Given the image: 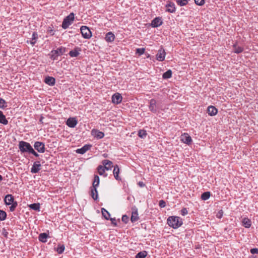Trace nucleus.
Instances as JSON below:
<instances>
[{"label": "nucleus", "instance_id": "obj_1", "mask_svg": "<svg viewBox=\"0 0 258 258\" xmlns=\"http://www.w3.org/2000/svg\"><path fill=\"white\" fill-rule=\"evenodd\" d=\"M167 224L170 227L176 229L181 226L182 221L179 217L170 216L167 219Z\"/></svg>", "mask_w": 258, "mask_h": 258}, {"label": "nucleus", "instance_id": "obj_2", "mask_svg": "<svg viewBox=\"0 0 258 258\" xmlns=\"http://www.w3.org/2000/svg\"><path fill=\"white\" fill-rule=\"evenodd\" d=\"M19 148L22 153L27 152L29 153L33 148L30 143L23 141L19 142Z\"/></svg>", "mask_w": 258, "mask_h": 258}, {"label": "nucleus", "instance_id": "obj_3", "mask_svg": "<svg viewBox=\"0 0 258 258\" xmlns=\"http://www.w3.org/2000/svg\"><path fill=\"white\" fill-rule=\"evenodd\" d=\"M74 20V14L71 13L69 15L66 17L63 20L62 27L64 29H67L71 25Z\"/></svg>", "mask_w": 258, "mask_h": 258}, {"label": "nucleus", "instance_id": "obj_4", "mask_svg": "<svg viewBox=\"0 0 258 258\" xmlns=\"http://www.w3.org/2000/svg\"><path fill=\"white\" fill-rule=\"evenodd\" d=\"M66 48L60 47L56 50H52L51 53V58L54 60L56 59L58 56L62 55L66 52Z\"/></svg>", "mask_w": 258, "mask_h": 258}, {"label": "nucleus", "instance_id": "obj_5", "mask_svg": "<svg viewBox=\"0 0 258 258\" xmlns=\"http://www.w3.org/2000/svg\"><path fill=\"white\" fill-rule=\"evenodd\" d=\"M81 32L82 36L85 39H89L92 36V33L89 28L87 26H82L81 28Z\"/></svg>", "mask_w": 258, "mask_h": 258}, {"label": "nucleus", "instance_id": "obj_6", "mask_svg": "<svg viewBox=\"0 0 258 258\" xmlns=\"http://www.w3.org/2000/svg\"><path fill=\"white\" fill-rule=\"evenodd\" d=\"M34 147L39 153H44L45 151V145L41 142H35Z\"/></svg>", "mask_w": 258, "mask_h": 258}, {"label": "nucleus", "instance_id": "obj_7", "mask_svg": "<svg viewBox=\"0 0 258 258\" xmlns=\"http://www.w3.org/2000/svg\"><path fill=\"white\" fill-rule=\"evenodd\" d=\"M165 7L166 8V11L168 13H173L176 11V7H175V4L172 2L168 1Z\"/></svg>", "mask_w": 258, "mask_h": 258}, {"label": "nucleus", "instance_id": "obj_8", "mask_svg": "<svg viewBox=\"0 0 258 258\" xmlns=\"http://www.w3.org/2000/svg\"><path fill=\"white\" fill-rule=\"evenodd\" d=\"M180 140L184 143L187 145L190 144L192 142L191 138L188 134L184 133L180 136Z\"/></svg>", "mask_w": 258, "mask_h": 258}, {"label": "nucleus", "instance_id": "obj_9", "mask_svg": "<svg viewBox=\"0 0 258 258\" xmlns=\"http://www.w3.org/2000/svg\"><path fill=\"white\" fill-rule=\"evenodd\" d=\"M132 213L131 220L132 222H135L137 221L139 219L138 213V209L136 207H134L132 208Z\"/></svg>", "mask_w": 258, "mask_h": 258}, {"label": "nucleus", "instance_id": "obj_10", "mask_svg": "<svg viewBox=\"0 0 258 258\" xmlns=\"http://www.w3.org/2000/svg\"><path fill=\"white\" fill-rule=\"evenodd\" d=\"M165 54L166 53L164 49H163L162 48H160L158 51V53L156 54L157 59L160 61H163L165 59Z\"/></svg>", "mask_w": 258, "mask_h": 258}, {"label": "nucleus", "instance_id": "obj_11", "mask_svg": "<svg viewBox=\"0 0 258 258\" xmlns=\"http://www.w3.org/2000/svg\"><path fill=\"white\" fill-rule=\"evenodd\" d=\"M41 164L40 161H35L31 169V172L33 173H37L40 170Z\"/></svg>", "mask_w": 258, "mask_h": 258}, {"label": "nucleus", "instance_id": "obj_12", "mask_svg": "<svg viewBox=\"0 0 258 258\" xmlns=\"http://www.w3.org/2000/svg\"><path fill=\"white\" fill-rule=\"evenodd\" d=\"M122 99V96L119 93H115L112 96V102L118 104L121 102Z\"/></svg>", "mask_w": 258, "mask_h": 258}, {"label": "nucleus", "instance_id": "obj_13", "mask_svg": "<svg viewBox=\"0 0 258 258\" xmlns=\"http://www.w3.org/2000/svg\"><path fill=\"white\" fill-rule=\"evenodd\" d=\"M91 133L94 137L99 139L103 138L104 136V134L102 132H100L96 129L92 130Z\"/></svg>", "mask_w": 258, "mask_h": 258}, {"label": "nucleus", "instance_id": "obj_14", "mask_svg": "<svg viewBox=\"0 0 258 258\" xmlns=\"http://www.w3.org/2000/svg\"><path fill=\"white\" fill-rule=\"evenodd\" d=\"M162 21L161 18H155L151 22V26L153 27H158L162 24Z\"/></svg>", "mask_w": 258, "mask_h": 258}, {"label": "nucleus", "instance_id": "obj_15", "mask_svg": "<svg viewBox=\"0 0 258 258\" xmlns=\"http://www.w3.org/2000/svg\"><path fill=\"white\" fill-rule=\"evenodd\" d=\"M91 147L92 146L91 145H85L81 148L78 149L76 150V152L78 154H83L90 150Z\"/></svg>", "mask_w": 258, "mask_h": 258}, {"label": "nucleus", "instance_id": "obj_16", "mask_svg": "<svg viewBox=\"0 0 258 258\" xmlns=\"http://www.w3.org/2000/svg\"><path fill=\"white\" fill-rule=\"evenodd\" d=\"M102 164L103 166H104L105 169H106V170H111V168L114 167L112 162L108 160H103Z\"/></svg>", "mask_w": 258, "mask_h": 258}, {"label": "nucleus", "instance_id": "obj_17", "mask_svg": "<svg viewBox=\"0 0 258 258\" xmlns=\"http://www.w3.org/2000/svg\"><path fill=\"white\" fill-rule=\"evenodd\" d=\"M149 109L154 113L157 111L156 101L154 99H152L150 101Z\"/></svg>", "mask_w": 258, "mask_h": 258}, {"label": "nucleus", "instance_id": "obj_18", "mask_svg": "<svg viewBox=\"0 0 258 258\" xmlns=\"http://www.w3.org/2000/svg\"><path fill=\"white\" fill-rule=\"evenodd\" d=\"M77 124V120L75 118H69L67 121V124L70 127H75Z\"/></svg>", "mask_w": 258, "mask_h": 258}, {"label": "nucleus", "instance_id": "obj_19", "mask_svg": "<svg viewBox=\"0 0 258 258\" xmlns=\"http://www.w3.org/2000/svg\"><path fill=\"white\" fill-rule=\"evenodd\" d=\"M90 196L94 200H96L98 199L97 187H95V186H92L91 187Z\"/></svg>", "mask_w": 258, "mask_h": 258}, {"label": "nucleus", "instance_id": "obj_20", "mask_svg": "<svg viewBox=\"0 0 258 258\" xmlns=\"http://www.w3.org/2000/svg\"><path fill=\"white\" fill-rule=\"evenodd\" d=\"M207 112L209 115L214 116L217 113L218 110L215 107L211 105L208 107Z\"/></svg>", "mask_w": 258, "mask_h": 258}, {"label": "nucleus", "instance_id": "obj_21", "mask_svg": "<svg viewBox=\"0 0 258 258\" xmlns=\"http://www.w3.org/2000/svg\"><path fill=\"white\" fill-rule=\"evenodd\" d=\"M113 173L115 179L117 180H121V178L119 176V168L117 165L114 166Z\"/></svg>", "mask_w": 258, "mask_h": 258}, {"label": "nucleus", "instance_id": "obj_22", "mask_svg": "<svg viewBox=\"0 0 258 258\" xmlns=\"http://www.w3.org/2000/svg\"><path fill=\"white\" fill-rule=\"evenodd\" d=\"M44 82L50 86H53L55 83V80L53 77L47 76L45 78Z\"/></svg>", "mask_w": 258, "mask_h": 258}, {"label": "nucleus", "instance_id": "obj_23", "mask_svg": "<svg viewBox=\"0 0 258 258\" xmlns=\"http://www.w3.org/2000/svg\"><path fill=\"white\" fill-rule=\"evenodd\" d=\"M14 198L12 195H7L5 198V202L6 205H10L14 201Z\"/></svg>", "mask_w": 258, "mask_h": 258}, {"label": "nucleus", "instance_id": "obj_24", "mask_svg": "<svg viewBox=\"0 0 258 258\" xmlns=\"http://www.w3.org/2000/svg\"><path fill=\"white\" fill-rule=\"evenodd\" d=\"M81 49L79 47H76L74 49L71 50L69 52V55L71 57H77L80 54Z\"/></svg>", "mask_w": 258, "mask_h": 258}, {"label": "nucleus", "instance_id": "obj_25", "mask_svg": "<svg viewBox=\"0 0 258 258\" xmlns=\"http://www.w3.org/2000/svg\"><path fill=\"white\" fill-rule=\"evenodd\" d=\"M115 36L111 32H108L105 36V40L107 42H112L114 40Z\"/></svg>", "mask_w": 258, "mask_h": 258}, {"label": "nucleus", "instance_id": "obj_26", "mask_svg": "<svg viewBox=\"0 0 258 258\" xmlns=\"http://www.w3.org/2000/svg\"><path fill=\"white\" fill-rule=\"evenodd\" d=\"M98 172L100 175H104V177H106L107 176V174L105 173V171L106 169H105V167L103 165H99L97 167Z\"/></svg>", "mask_w": 258, "mask_h": 258}, {"label": "nucleus", "instance_id": "obj_27", "mask_svg": "<svg viewBox=\"0 0 258 258\" xmlns=\"http://www.w3.org/2000/svg\"><path fill=\"white\" fill-rule=\"evenodd\" d=\"M0 123L5 125L8 123V121L2 111H0Z\"/></svg>", "mask_w": 258, "mask_h": 258}, {"label": "nucleus", "instance_id": "obj_28", "mask_svg": "<svg viewBox=\"0 0 258 258\" xmlns=\"http://www.w3.org/2000/svg\"><path fill=\"white\" fill-rule=\"evenodd\" d=\"M48 237V234L46 233H42L39 235V240L42 242H46L47 238Z\"/></svg>", "mask_w": 258, "mask_h": 258}, {"label": "nucleus", "instance_id": "obj_29", "mask_svg": "<svg viewBox=\"0 0 258 258\" xmlns=\"http://www.w3.org/2000/svg\"><path fill=\"white\" fill-rule=\"evenodd\" d=\"M243 225L245 228H249L251 225V221L247 218H244L242 220Z\"/></svg>", "mask_w": 258, "mask_h": 258}, {"label": "nucleus", "instance_id": "obj_30", "mask_svg": "<svg viewBox=\"0 0 258 258\" xmlns=\"http://www.w3.org/2000/svg\"><path fill=\"white\" fill-rule=\"evenodd\" d=\"M29 208L31 209H33L35 211H39L40 208V205L39 203H34L30 204L29 206Z\"/></svg>", "mask_w": 258, "mask_h": 258}, {"label": "nucleus", "instance_id": "obj_31", "mask_svg": "<svg viewBox=\"0 0 258 258\" xmlns=\"http://www.w3.org/2000/svg\"><path fill=\"white\" fill-rule=\"evenodd\" d=\"M99 177L97 175H95L94 177V180L92 183V186H95V187H97L99 186Z\"/></svg>", "mask_w": 258, "mask_h": 258}, {"label": "nucleus", "instance_id": "obj_32", "mask_svg": "<svg viewBox=\"0 0 258 258\" xmlns=\"http://www.w3.org/2000/svg\"><path fill=\"white\" fill-rule=\"evenodd\" d=\"M172 74L171 70H168L163 74L162 77L164 79L170 78L172 76Z\"/></svg>", "mask_w": 258, "mask_h": 258}, {"label": "nucleus", "instance_id": "obj_33", "mask_svg": "<svg viewBox=\"0 0 258 258\" xmlns=\"http://www.w3.org/2000/svg\"><path fill=\"white\" fill-rule=\"evenodd\" d=\"M101 212L102 216L104 217V218L106 220H108L110 216L109 213L104 208H102Z\"/></svg>", "mask_w": 258, "mask_h": 258}, {"label": "nucleus", "instance_id": "obj_34", "mask_svg": "<svg viewBox=\"0 0 258 258\" xmlns=\"http://www.w3.org/2000/svg\"><path fill=\"white\" fill-rule=\"evenodd\" d=\"M147 255V252L145 250L140 251L136 256V258H145Z\"/></svg>", "mask_w": 258, "mask_h": 258}, {"label": "nucleus", "instance_id": "obj_35", "mask_svg": "<svg viewBox=\"0 0 258 258\" xmlns=\"http://www.w3.org/2000/svg\"><path fill=\"white\" fill-rule=\"evenodd\" d=\"M211 193L210 191H206L202 194L201 196V199L203 200H207L209 199L210 197Z\"/></svg>", "mask_w": 258, "mask_h": 258}, {"label": "nucleus", "instance_id": "obj_36", "mask_svg": "<svg viewBox=\"0 0 258 258\" xmlns=\"http://www.w3.org/2000/svg\"><path fill=\"white\" fill-rule=\"evenodd\" d=\"M147 135V132L145 130H141L138 132V136L141 138H145Z\"/></svg>", "mask_w": 258, "mask_h": 258}, {"label": "nucleus", "instance_id": "obj_37", "mask_svg": "<svg viewBox=\"0 0 258 258\" xmlns=\"http://www.w3.org/2000/svg\"><path fill=\"white\" fill-rule=\"evenodd\" d=\"M189 0H176L177 4L180 6H185Z\"/></svg>", "mask_w": 258, "mask_h": 258}, {"label": "nucleus", "instance_id": "obj_38", "mask_svg": "<svg viewBox=\"0 0 258 258\" xmlns=\"http://www.w3.org/2000/svg\"><path fill=\"white\" fill-rule=\"evenodd\" d=\"M37 38V34L36 32H34L32 34V40L30 41V43L32 45H34L36 43V39Z\"/></svg>", "mask_w": 258, "mask_h": 258}, {"label": "nucleus", "instance_id": "obj_39", "mask_svg": "<svg viewBox=\"0 0 258 258\" xmlns=\"http://www.w3.org/2000/svg\"><path fill=\"white\" fill-rule=\"evenodd\" d=\"M7 213L3 210H0V221H4L6 219Z\"/></svg>", "mask_w": 258, "mask_h": 258}, {"label": "nucleus", "instance_id": "obj_40", "mask_svg": "<svg viewBox=\"0 0 258 258\" xmlns=\"http://www.w3.org/2000/svg\"><path fill=\"white\" fill-rule=\"evenodd\" d=\"M64 248L65 247L64 245H58L56 251L59 254H61L64 251Z\"/></svg>", "mask_w": 258, "mask_h": 258}, {"label": "nucleus", "instance_id": "obj_41", "mask_svg": "<svg viewBox=\"0 0 258 258\" xmlns=\"http://www.w3.org/2000/svg\"><path fill=\"white\" fill-rule=\"evenodd\" d=\"M6 107L7 102L4 99L0 98V108L4 109Z\"/></svg>", "mask_w": 258, "mask_h": 258}, {"label": "nucleus", "instance_id": "obj_42", "mask_svg": "<svg viewBox=\"0 0 258 258\" xmlns=\"http://www.w3.org/2000/svg\"><path fill=\"white\" fill-rule=\"evenodd\" d=\"M233 46L234 47V51L235 53H239L242 52L243 50V48L241 47H236L235 45H234Z\"/></svg>", "mask_w": 258, "mask_h": 258}, {"label": "nucleus", "instance_id": "obj_43", "mask_svg": "<svg viewBox=\"0 0 258 258\" xmlns=\"http://www.w3.org/2000/svg\"><path fill=\"white\" fill-rule=\"evenodd\" d=\"M145 48H139L136 49V53L141 55L145 53Z\"/></svg>", "mask_w": 258, "mask_h": 258}, {"label": "nucleus", "instance_id": "obj_44", "mask_svg": "<svg viewBox=\"0 0 258 258\" xmlns=\"http://www.w3.org/2000/svg\"><path fill=\"white\" fill-rule=\"evenodd\" d=\"M196 5L203 6L205 4V0H195Z\"/></svg>", "mask_w": 258, "mask_h": 258}, {"label": "nucleus", "instance_id": "obj_45", "mask_svg": "<svg viewBox=\"0 0 258 258\" xmlns=\"http://www.w3.org/2000/svg\"><path fill=\"white\" fill-rule=\"evenodd\" d=\"M121 220L125 223H127L128 221V217L126 215H123Z\"/></svg>", "mask_w": 258, "mask_h": 258}, {"label": "nucleus", "instance_id": "obj_46", "mask_svg": "<svg viewBox=\"0 0 258 258\" xmlns=\"http://www.w3.org/2000/svg\"><path fill=\"white\" fill-rule=\"evenodd\" d=\"M159 205L161 208H164L166 206V203L163 200H160L159 201Z\"/></svg>", "mask_w": 258, "mask_h": 258}, {"label": "nucleus", "instance_id": "obj_47", "mask_svg": "<svg viewBox=\"0 0 258 258\" xmlns=\"http://www.w3.org/2000/svg\"><path fill=\"white\" fill-rule=\"evenodd\" d=\"M181 214L182 215V216H185L186 215L187 213H188V211L186 209V208H182L181 210Z\"/></svg>", "mask_w": 258, "mask_h": 258}, {"label": "nucleus", "instance_id": "obj_48", "mask_svg": "<svg viewBox=\"0 0 258 258\" xmlns=\"http://www.w3.org/2000/svg\"><path fill=\"white\" fill-rule=\"evenodd\" d=\"M29 153L33 154L34 156H35L36 157L39 156V154L37 152H36L33 148L31 150V151Z\"/></svg>", "mask_w": 258, "mask_h": 258}, {"label": "nucleus", "instance_id": "obj_49", "mask_svg": "<svg viewBox=\"0 0 258 258\" xmlns=\"http://www.w3.org/2000/svg\"><path fill=\"white\" fill-rule=\"evenodd\" d=\"M250 252L252 254H257L258 253V249L256 248H252L250 249Z\"/></svg>", "mask_w": 258, "mask_h": 258}, {"label": "nucleus", "instance_id": "obj_50", "mask_svg": "<svg viewBox=\"0 0 258 258\" xmlns=\"http://www.w3.org/2000/svg\"><path fill=\"white\" fill-rule=\"evenodd\" d=\"M110 220L111 221L112 224L114 226H116L117 225V224H116V219H115V218H111L110 219Z\"/></svg>", "mask_w": 258, "mask_h": 258}, {"label": "nucleus", "instance_id": "obj_51", "mask_svg": "<svg viewBox=\"0 0 258 258\" xmlns=\"http://www.w3.org/2000/svg\"><path fill=\"white\" fill-rule=\"evenodd\" d=\"M2 234L5 237H7L8 232L7 231L6 229H4L3 230Z\"/></svg>", "mask_w": 258, "mask_h": 258}, {"label": "nucleus", "instance_id": "obj_52", "mask_svg": "<svg viewBox=\"0 0 258 258\" xmlns=\"http://www.w3.org/2000/svg\"><path fill=\"white\" fill-rule=\"evenodd\" d=\"M222 214H223V211L222 210H220L218 214L217 215V217L218 218H221L222 216Z\"/></svg>", "mask_w": 258, "mask_h": 258}, {"label": "nucleus", "instance_id": "obj_53", "mask_svg": "<svg viewBox=\"0 0 258 258\" xmlns=\"http://www.w3.org/2000/svg\"><path fill=\"white\" fill-rule=\"evenodd\" d=\"M138 184L140 187H144L145 186V184L142 181H140Z\"/></svg>", "mask_w": 258, "mask_h": 258}, {"label": "nucleus", "instance_id": "obj_54", "mask_svg": "<svg viewBox=\"0 0 258 258\" xmlns=\"http://www.w3.org/2000/svg\"><path fill=\"white\" fill-rule=\"evenodd\" d=\"M16 208L14 207L13 205H11V206L10 207V211L11 212H13L15 210Z\"/></svg>", "mask_w": 258, "mask_h": 258}, {"label": "nucleus", "instance_id": "obj_55", "mask_svg": "<svg viewBox=\"0 0 258 258\" xmlns=\"http://www.w3.org/2000/svg\"><path fill=\"white\" fill-rule=\"evenodd\" d=\"M12 205H13V206H14V207L16 208V207L17 206V202H14L12 203Z\"/></svg>", "mask_w": 258, "mask_h": 258}, {"label": "nucleus", "instance_id": "obj_56", "mask_svg": "<svg viewBox=\"0 0 258 258\" xmlns=\"http://www.w3.org/2000/svg\"><path fill=\"white\" fill-rule=\"evenodd\" d=\"M43 117L41 116L40 119H39V121L41 122V123H43Z\"/></svg>", "mask_w": 258, "mask_h": 258}, {"label": "nucleus", "instance_id": "obj_57", "mask_svg": "<svg viewBox=\"0 0 258 258\" xmlns=\"http://www.w3.org/2000/svg\"><path fill=\"white\" fill-rule=\"evenodd\" d=\"M103 156L105 158H106V157H107V154H104L103 155Z\"/></svg>", "mask_w": 258, "mask_h": 258}, {"label": "nucleus", "instance_id": "obj_58", "mask_svg": "<svg viewBox=\"0 0 258 258\" xmlns=\"http://www.w3.org/2000/svg\"><path fill=\"white\" fill-rule=\"evenodd\" d=\"M3 180V176L0 175V181L2 180Z\"/></svg>", "mask_w": 258, "mask_h": 258}]
</instances>
